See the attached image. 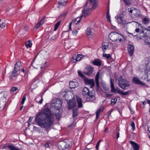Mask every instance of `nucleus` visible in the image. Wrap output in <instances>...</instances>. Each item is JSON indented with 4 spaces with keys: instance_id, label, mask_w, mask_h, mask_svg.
<instances>
[{
    "instance_id": "1",
    "label": "nucleus",
    "mask_w": 150,
    "mask_h": 150,
    "mask_svg": "<svg viewBox=\"0 0 150 150\" xmlns=\"http://www.w3.org/2000/svg\"><path fill=\"white\" fill-rule=\"evenodd\" d=\"M62 105V102L59 99L53 100L52 102L51 105L54 108V110H56V112L53 113V115L57 119H59L61 116L59 109ZM35 121L39 126L47 131L53 123V114L49 108H45L37 114Z\"/></svg>"
},
{
    "instance_id": "2",
    "label": "nucleus",
    "mask_w": 150,
    "mask_h": 150,
    "mask_svg": "<svg viewBox=\"0 0 150 150\" xmlns=\"http://www.w3.org/2000/svg\"><path fill=\"white\" fill-rule=\"evenodd\" d=\"M97 0H88L86 3L84 8L82 11L81 16L86 17L90 13L91 10L95 9L97 7Z\"/></svg>"
},
{
    "instance_id": "3",
    "label": "nucleus",
    "mask_w": 150,
    "mask_h": 150,
    "mask_svg": "<svg viewBox=\"0 0 150 150\" xmlns=\"http://www.w3.org/2000/svg\"><path fill=\"white\" fill-rule=\"evenodd\" d=\"M83 95L85 96H87L86 99L88 101H91L95 100L96 97L95 96V92L93 90L91 92L86 87H84L82 91Z\"/></svg>"
},
{
    "instance_id": "4",
    "label": "nucleus",
    "mask_w": 150,
    "mask_h": 150,
    "mask_svg": "<svg viewBox=\"0 0 150 150\" xmlns=\"http://www.w3.org/2000/svg\"><path fill=\"white\" fill-rule=\"evenodd\" d=\"M118 84L120 87L124 90L125 89L126 87H129L130 86L128 81L122 78V76L118 78Z\"/></svg>"
},
{
    "instance_id": "5",
    "label": "nucleus",
    "mask_w": 150,
    "mask_h": 150,
    "mask_svg": "<svg viewBox=\"0 0 150 150\" xmlns=\"http://www.w3.org/2000/svg\"><path fill=\"white\" fill-rule=\"evenodd\" d=\"M109 38L113 41H115L118 40L119 42L122 41V35L116 32H112L110 33L109 35Z\"/></svg>"
},
{
    "instance_id": "6",
    "label": "nucleus",
    "mask_w": 150,
    "mask_h": 150,
    "mask_svg": "<svg viewBox=\"0 0 150 150\" xmlns=\"http://www.w3.org/2000/svg\"><path fill=\"white\" fill-rule=\"evenodd\" d=\"M21 65V62H18L16 63L14 66V70L11 74L10 79H12L13 77L16 76L17 75L18 72L19 71Z\"/></svg>"
},
{
    "instance_id": "7",
    "label": "nucleus",
    "mask_w": 150,
    "mask_h": 150,
    "mask_svg": "<svg viewBox=\"0 0 150 150\" xmlns=\"http://www.w3.org/2000/svg\"><path fill=\"white\" fill-rule=\"evenodd\" d=\"M7 95L6 93H0V110H3L6 104V98Z\"/></svg>"
},
{
    "instance_id": "8",
    "label": "nucleus",
    "mask_w": 150,
    "mask_h": 150,
    "mask_svg": "<svg viewBox=\"0 0 150 150\" xmlns=\"http://www.w3.org/2000/svg\"><path fill=\"white\" fill-rule=\"evenodd\" d=\"M71 146V142L68 140H66L61 143V146L62 150L68 149Z\"/></svg>"
},
{
    "instance_id": "9",
    "label": "nucleus",
    "mask_w": 150,
    "mask_h": 150,
    "mask_svg": "<svg viewBox=\"0 0 150 150\" xmlns=\"http://www.w3.org/2000/svg\"><path fill=\"white\" fill-rule=\"evenodd\" d=\"M110 87H111V91L112 92H113L115 93H118L120 94L121 92L122 91L120 89L117 87L116 88H114V83L112 81V78H111L110 79Z\"/></svg>"
},
{
    "instance_id": "10",
    "label": "nucleus",
    "mask_w": 150,
    "mask_h": 150,
    "mask_svg": "<svg viewBox=\"0 0 150 150\" xmlns=\"http://www.w3.org/2000/svg\"><path fill=\"white\" fill-rule=\"evenodd\" d=\"M86 85H89L90 86L91 88H93L95 86V82L93 79H89L87 78L84 79L83 80Z\"/></svg>"
},
{
    "instance_id": "11",
    "label": "nucleus",
    "mask_w": 150,
    "mask_h": 150,
    "mask_svg": "<svg viewBox=\"0 0 150 150\" xmlns=\"http://www.w3.org/2000/svg\"><path fill=\"white\" fill-rule=\"evenodd\" d=\"M134 50V47L133 45H129L128 46L127 50L128 53L132 56L133 54Z\"/></svg>"
},
{
    "instance_id": "12",
    "label": "nucleus",
    "mask_w": 150,
    "mask_h": 150,
    "mask_svg": "<svg viewBox=\"0 0 150 150\" xmlns=\"http://www.w3.org/2000/svg\"><path fill=\"white\" fill-rule=\"evenodd\" d=\"M132 82L134 83L141 85H144V83L140 81L137 77H133L132 79Z\"/></svg>"
},
{
    "instance_id": "13",
    "label": "nucleus",
    "mask_w": 150,
    "mask_h": 150,
    "mask_svg": "<svg viewBox=\"0 0 150 150\" xmlns=\"http://www.w3.org/2000/svg\"><path fill=\"white\" fill-rule=\"evenodd\" d=\"M93 71V68L91 67H88L86 69V71L85 72V74L88 75H90Z\"/></svg>"
},
{
    "instance_id": "14",
    "label": "nucleus",
    "mask_w": 150,
    "mask_h": 150,
    "mask_svg": "<svg viewBox=\"0 0 150 150\" xmlns=\"http://www.w3.org/2000/svg\"><path fill=\"white\" fill-rule=\"evenodd\" d=\"M92 63L93 64L97 66H100L101 64V61L98 59H95Z\"/></svg>"
},
{
    "instance_id": "15",
    "label": "nucleus",
    "mask_w": 150,
    "mask_h": 150,
    "mask_svg": "<svg viewBox=\"0 0 150 150\" xmlns=\"http://www.w3.org/2000/svg\"><path fill=\"white\" fill-rule=\"evenodd\" d=\"M76 104V103L74 100L69 101L68 103V108L69 110H70L74 107Z\"/></svg>"
},
{
    "instance_id": "16",
    "label": "nucleus",
    "mask_w": 150,
    "mask_h": 150,
    "mask_svg": "<svg viewBox=\"0 0 150 150\" xmlns=\"http://www.w3.org/2000/svg\"><path fill=\"white\" fill-rule=\"evenodd\" d=\"M78 85V83L77 82L71 81L69 83V86L70 88H74L77 87Z\"/></svg>"
},
{
    "instance_id": "17",
    "label": "nucleus",
    "mask_w": 150,
    "mask_h": 150,
    "mask_svg": "<svg viewBox=\"0 0 150 150\" xmlns=\"http://www.w3.org/2000/svg\"><path fill=\"white\" fill-rule=\"evenodd\" d=\"M130 143L132 146L134 150H139V146L137 144L132 141H130Z\"/></svg>"
},
{
    "instance_id": "18",
    "label": "nucleus",
    "mask_w": 150,
    "mask_h": 150,
    "mask_svg": "<svg viewBox=\"0 0 150 150\" xmlns=\"http://www.w3.org/2000/svg\"><path fill=\"white\" fill-rule=\"evenodd\" d=\"M93 29L91 28L90 27H88L86 31V33L87 36H91L93 33Z\"/></svg>"
},
{
    "instance_id": "19",
    "label": "nucleus",
    "mask_w": 150,
    "mask_h": 150,
    "mask_svg": "<svg viewBox=\"0 0 150 150\" xmlns=\"http://www.w3.org/2000/svg\"><path fill=\"white\" fill-rule=\"evenodd\" d=\"M109 45L108 42H105L103 44L102 49L104 52H105L106 50L109 47Z\"/></svg>"
},
{
    "instance_id": "20",
    "label": "nucleus",
    "mask_w": 150,
    "mask_h": 150,
    "mask_svg": "<svg viewBox=\"0 0 150 150\" xmlns=\"http://www.w3.org/2000/svg\"><path fill=\"white\" fill-rule=\"evenodd\" d=\"M78 114V110L77 108L73 109V117L74 119H76Z\"/></svg>"
},
{
    "instance_id": "21",
    "label": "nucleus",
    "mask_w": 150,
    "mask_h": 150,
    "mask_svg": "<svg viewBox=\"0 0 150 150\" xmlns=\"http://www.w3.org/2000/svg\"><path fill=\"white\" fill-rule=\"evenodd\" d=\"M77 102L78 104V107L79 108H81L83 106L82 100L81 98L79 96H76Z\"/></svg>"
},
{
    "instance_id": "22",
    "label": "nucleus",
    "mask_w": 150,
    "mask_h": 150,
    "mask_svg": "<svg viewBox=\"0 0 150 150\" xmlns=\"http://www.w3.org/2000/svg\"><path fill=\"white\" fill-rule=\"evenodd\" d=\"M6 147H7L10 150H21L12 144L9 145Z\"/></svg>"
},
{
    "instance_id": "23",
    "label": "nucleus",
    "mask_w": 150,
    "mask_h": 150,
    "mask_svg": "<svg viewBox=\"0 0 150 150\" xmlns=\"http://www.w3.org/2000/svg\"><path fill=\"white\" fill-rule=\"evenodd\" d=\"M45 17H44L42 20L38 23L35 25V28L36 29H38L40 26H41L44 23V19Z\"/></svg>"
},
{
    "instance_id": "24",
    "label": "nucleus",
    "mask_w": 150,
    "mask_h": 150,
    "mask_svg": "<svg viewBox=\"0 0 150 150\" xmlns=\"http://www.w3.org/2000/svg\"><path fill=\"white\" fill-rule=\"evenodd\" d=\"M82 57V55L81 54H77L76 57H73L72 59L74 60H75L76 62L79 61Z\"/></svg>"
},
{
    "instance_id": "25",
    "label": "nucleus",
    "mask_w": 150,
    "mask_h": 150,
    "mask_svg": "<svg viewBox=\"0 0 150 150\" xmlns=\"http://www.w3.org/2000/svg\"><path fill=\"white\" fill-rule=\"evenodd\" d=\"M133 13L136 17L139 16L140 15L139 10L138 9H134Z\"/></svg>"
},
{
    "instance_id": "26",
    "label": "nucleus",
    "mask_w": 150,
    "mask_h": 150,
    "mask_svg": "<svg viewBox=\"0 0 150 150\" xmlns=\"http://www.w3.org/2000/svg\"><path fill=\"white\" fill-rule=\"evenodd\" d=\"M25 46L27 48L30 47L32 45L31 41L30 40L26 42L25 43Z\"/></svg>"
},
{
    "instance_id": "27",
    "label": "nucleus",
    "mask_w": 150,
    "mask_h": 150,
    "mask_svg": "<svg viewBox=\"0 0 150 150\" xmlns=\"http://www.w3.org/2000/svg\"><path fill=\"white\" fill-rule=\"evenodd\" d=\"M99 78L98 76H97L96 75L95 77V81L96 83V86L97 88H99Z\"/></svg>"
},
{
    "instance_id": "28",
    "label": "nucleus",
    "mask_w": 150,
    "mask_h": 150,
    "mask_svg": "<svg viewBox=\"0 0 150 150\" xmlns=\"http://www.w3.org/2000/svg\"><path fill=\"white\" fill-rule=\"evenodd\" d=\"M102 111L101 109L100 108L98 109L97 110L96 112V119H97L99 116V115L100 112Z\"/></svg>"
},
{
    "instance_id": "29",
    "label": "nucleus",
    "mask_w": 150,
    "mask_h": 150,
    "mask_svg": "<svg viewBox=\"0 0 150 150\" xmlns=\"http://www.w3.org/2000/svg\"><path fill=\"white\" fill-rule=\"evenodd\" d=\"M61 21H58L54 25V31L56 30L58 28L59 26V25L61 22Z\"/></svg>"
},
{
    "instance_id": "30",
    "label": "nucleus",
    "mask_w": 150,
    "mask_h": 150,
    "mask_svg": "<svg viewBox=\"0 0 150 150\" xmlns=\"http://www.w3.org/2000/svg\"><path fill=\"white\" fill-rule=\"evenodd\" d=\"M103 56L104 57H106L108 59L110 60L112 58L111 57L110 55V54H103Z\"/></svg>"
},
{
    "instance_id": "31",
    "label": "nucleus",
    "mask_w": 150,
    "mask_h": 150,
    "mask_svg": "<svg viewBox=\"0 0 150 150\" xmlns=\"http://www.w3.org/2000/svg\"><path fill=\"white\" fill-rule=\"evenodd\" d=\"M143 23L144 24H148L149 23V20L146 18H144L142 21Z\"/></svg>"
},
{
    "instance_id": "32",
    "label": "nucleus",
    "mask_w": 150,
    "mask_h": 150,
    "mask_svg": "<svg viewBox=\"0 0 150 150\" xmlns=\"http://www.w3.org/2000/svg\"><path fill=\"white\" fill-rule=\"evenodd\" d=\"M106 17L107 19V21L110 23L111 22V20H110V17L109 15V10H108L107 12Z\"/></svg>"
},
{
    "instance_id": "33",
    "label": "nucleus",
    "mask_w": 150,
    "mask_h": 150,
    "mask_svg": "<svg viewBox=\"0 0 150 150\" xmlns=\"http://www.w3.org/2000/svg\"><path fill=\"white\" fill-rule=\"evenodd\" d=\"M43 73V71L42 70L38 76L36 77V79H39L40 77H41L42 76Z\"/></svg>"
},
{
    "instance_id": "34",
    "label": "nucleus",
    "mask_w": 150,
    "mask_h": 150,
    "mask_svg": "<svg viewBox=\"0 0 150 150\" xmlns=\"http://www.w3.org/2000/svg\"><path fill=\"white\" fill-rule=\"evenodd\" d=\"M124 2L127 6H129L131 4V0H123Z\"/></svg>"
},
{
    "instance_id": "35",
    "label": "nucleus",
    "mask_w": 150,
    "mask_h": 150,
    "mask_svg": "<svg viewBox=\"0 0 150 150\" xmlns=\"http://www.w3.org/2000/svg\"><path fill=\"white\" fill-rule=\"evenodd\" d=\"M117 98H115L114 99H111V105H115L117 101Z\"/></svg>"
},
{
    "instance_id": "36",
    "label": "nucleus",
    "mask_w": 150,
    "mask_h": 150,
    "mask_svg": "<svg viewBox=\"0 0 150 150\" xmlns=\"http://www.w3.org/2000/svg\"><path fill=\"white\" fill-rule=\"evenodd\" d=\"M18 90V88L17 87H14L12 88L11 90L10 91L11 93H13L15 92L17 90Z\"/></svg>"
},
{
    "instance_id": "37",
    "label": "nucleus",
    "mask_w": 150,
    "mask_h": 150,
    "mask_svg": "<svg viewBox=\"0 0 150 150\" xmlns=\"http://www.w3.org/2000/svg\"><path fill=\"white\" fill-rule=\"evenodd\" d=\"M78 72L79 76L82 78L83 79V80L84 79L86 78V77L81 72H80L79 71H78Z\"/></svg>"
},
{
    "instance_id": "38",
    "label": "nucleus",
    "mask_w": 150,
    "mask_h": 150,
    "mask_svg": "<svg viewBox=\"0 0 150 150\" xmlns=\"http://www.w3.org/2000/svg\"><path fill=\"white\" fill-rule=\"evenodd\" d=\"M77 21V20L76 19H75V20H73L72 21V22L69 23V30H71V24H72L73 23H75V22L76 21Z\"/></svg>"
},
{
    "instance_id": "39",
    "label": "nucleus",
    "mask_w": 150,
    "mask_h": 150,
    "mask_svg": "<svg viewBox=\"0 0 150 150\" xmlns=\"http://www.w3.org/2000/svg\"><path fill=\"white\" fill-rule=\"evenodd\" d=\"M120 129L119 128V127H117V130L116 131V139H117L119 137H120Z\"/></svg>"
},
{
    "instance_id": "40",
    "label": "nucleus",
    "mask_w": 150,
    "mask_h": 150,
    "mask_svg": "<svg viewBox=\"0 0 150 150\" xmlns=\"http://www.w3.org/2000/svg\"><path fill=\"white\" fill-rule=\"evenodd\" d=\"M26 95H25L23 97V98L21 102V103L22 105H23L25 101L26 100Z\"/></svg>"
},
{
    "instance_id": "41",
    "label": "nucleus",
    "mask_w": 150,
    "mask_h": 150,
    "mask_svg": "<svg viewBox=\"0 0 150 150\" xmlns=\"http://www.w3.org/2000/svg\"><path fill=\"white\" fill-rule=\"evenodd\" d=\"M117 20L118 21V23H120L122 21V17L121 16H118V17L117 18Z\"/></svg>"
},
{
    "instance_id": "42",
    "label": "nucleus",
    "mask_w": 150,
    "mask_h": 150,
    "mask_svg": "<svg viewBox=\"0 0 150 150\" xmlns=\"http://www.w3.org/2000/svg\"><path fill=\"white\" fill-rule=\"evenodd\" d=\"M129 92V91L124 92L122 91L120 93V94L123 95H126Z\"/></svg>"
},
{
    "instance_id": "43",
    "label": "nucleus",
    "mask_w": 150,
    "mask_h": 150,
    "mask_svg": "<svg viewBox=\"0 0 150 150\" xmlns=\"http://www.w3.org/2000/svg\"><path fill=\"white\" fill-rule=\"evenodd\" d=\"M120 44L118 43L117 44V43H114L112 44V47L114 48H115L117 47L118 45H119Z\"/></svg>"
},
{
    "instance_id": "44",
    "label": "nucleus",
    "mask_w": 150,
    "mask_h": 150,
    "mask_svg": "<svg viewBox=\"0 0 150 150\" xmlns=\"http://www.w3.org/2000/svg\"><path fill=\"white\" fill-rule=\"evenodd\" d=\"M76 123V122L74 121L73 123L71 124V125L69 126V127H71V128H73L75 126Z\"/></svg>"
},
{
    "instance_id": "45",
    "label": "nucleus",
    "mask_w": 150,
    "mask_h": 150,
    "mask_svg": "<svg viewBox=\"0 0 150 150\" xmlns=\"http://www.w3.org/2000/svg\"><path fill=\"white\" fill-rule=\"evenodd\" d=\"M147 78L148 80H150V71H149L147 73Z\"/></svg>"
},
{
    "instance_id": "46",
    "label": "nucleus",
    "mask_w": 150,
    "mask_h": 150,
    "mask_svg": "<svg viewBox=\"0 0 150 150\" xmlns=\"http://www.w3.org/2000/svg\"><path fill=\"white\" fill-rule=\"evenodd\" d=\"M131 125L132 127V129L133 130H134L135 129V124L134 122H132L131 123Z\"/></svg>"
},
{
    "instance_id": "47",
    "label": "nucleus",
    "mask_w": 150,
    "mask_h": 150,
    "mask_svg": "<svg viewBox=\"0 0 150 150\" xmlns=\"http://www.w3.org/2000/svg\"><path fill=\"white\" fill-rule=\"evenodd\" d=\"M140 33H143V35H142V37H146L147 35V34H146V33H145V32L143 30H142Z\"/></svg>"
},
{
    "instance_id": "48",
    "label": "nucleus",
    "mask_w": 150,
    "mask_h": 150,
    "mask_svg": "<svg viewBox=\"0 0 150 150\" xmlns=\"http://www.w3.org/2000/svg\"><path fill=\"white\" fill-rule=\"evenodd\" d=\"M78 32V31H77L76 30H74V31H73V32H72V34L76 36V35L77 34Z\"/></svg>"
},
{
    "instance_id": "49",
    "label": "nucleus",
    "mask_w": 150,
    "mask_h": 150,
    "mask_svg": "<svg viewBox=\"0 0 150 150\" xmlns=\"http://www.w3.org/2000/svg\"><path fill=\"white\" fill-rule=\"evenodd\" d=\"M5 27V23H3L2 24H0V27L2 28H4Z\"/></svg>"
},
{
    "instance_id": "50",
    "label": "nucleus",
    "mask_w": 150,
    "mask_h": 150,
    "mask_svg": "<svg viewBox=\"0 0 150 150\" xmlns=\"http://www.w3.org/2000/svg\"><path fill=\"white\" fill-rule=\"evenodd\" d=\"M68 43H67L66 42L64 44V46L66 47L69 48L71 46H68Z\"/></svg>"
},
{
    "instance_id": "51",
    "label": "nucleus",
    "mask_w": 150,
    "mask_h": 150,
    "mask_svg": "<svg viewBox=\"0 0 150 150\" xmlns=\"http://www.w3.org/2000/svg\"><path fill=\"white\" fill-rule=\"evenodd\" d=\"M58 3L60 5H61L62 6H64L65 5V3L64 2H59Z\"/></svg>"
},
{
    "instance_id": "52",
    "label": "nucleus",
    "mask_w": 150,
    "mask_h": 150,
    "mask_svg": "<svg viewBox=\"0 0 150 150\" xmlns=\"http://www.w3.org/2000/svg\"><path fill=\"white\" fill-rule=\"evenodd\" d=\"M99 145H100V143H99L97 142V144L96 145V149L97 150L98 149Z\"/></svg>"
},
{
    "instance_id": "53",
    "label": "nucleus",
    "mask_w": 150,
    "mask_h": 150,
    "mask_svg": "<svg viewBox=\"0 0 150 150\" xmlns=\"http://www.w3.org/2000/svg\"><path fill=\"white\" fill-rule=\"evenodd\" d=\"M128 10L131 13H133L134 10H132L131 8H129L128 9Z\"/></svg>"
},
{
    "instance_id": "54",
    "label": "nucleus",
    "mask_w": 150,
    "mask_h": 150,
    "mask_svg": "<svg viewBox=\"0 0 150 150\" xmlns=\"http://www.w3.org/2000/svg\"><path fill=\"white\" fill-rule=\"evenodd\" d=\"M51 38L52 40H56L57 39V38L55 37V35H54Z\"/></svg>"
},
{
    "instance_id": "55",
    "label": "nucleus",
    "mask_w": 150,
    "mask_h": 150,
    "mask_svg": "<svg viewBox=\"0 0 150 150\" xmlns=\"http://www.w3.org/2000/svg\"><path fill=\"white\" fill-rule=\"evenodd\" d=\"M112 95L109 94H106V97H110L112 96Z\"/></svg>"
},
{
    "instance_id": "56",
    "label": "nucleus",
    "mask_w": 150,
    "mask_h": 150,
    "mask_svg": "<svg viewBox=\"0 0 150 150\" xmlns=\"http://www.w3.org/2000/svg\"><path fill=\"white\" fill-rule=\"evenodd\" d=\"M129 110L130 111L131 113V114H133L134 113V111L132 110V109L130 107H129Z\"/></svg>"
},
{
    "instance_id": "57",
    "label": "nucleus",
    "mask_w": 150,
    "mask_h": 150,
    "mask_svg": "<svg viewBox=\"0 0 150 150\" xmlns=\"http://www.w3.org/2000/svg\"><path fill=\"white\" fill-rule=\"evenodd\" d=\"M126 22L125 21L122 20V22H121L120 24H126Z\"/></svg>"
},
{
    "instance_id": "58",
    "label": "nucleus",
    "mask_w": 150,
    "mask_h": 150,
    "mask_svg": "<svg viewBox=\"0 0 150 150\" xmlns=\"http://www.w3.org/2000/svg\"><path fill=\"white\" fill-rule=\"evenodd\" d=\"M45 146L46 147V148H48V147L49 146V145L48 144V143H46L45 144Z\"/></svg>"
},
{
    "instance_id": "59",
    "label": "nucleus",
    "mask_w": 150,
    "mask_h": 150,
    "mask_svg": "<svg viewBox=\"0 0 150 150\" xmlns=\"http://www.w3.org/2000/svg\"><path fill=\"white\" fill-rule=\"evenodd\" d=\"M135 31L137 33H138L139 32V28H137L135 30Z\"/></svg>"
},
{
    "instance_id": "60",
    "label": "nucleus",
    "mask_w": 150,
    "mask_h": 150,
    "mask_svg": "<svg viewBox=\"0 0 150 150\" xmlns=\"http://www.w3.org/2000/svg\"><path fill=\"white\" fill-rule=\"evenodd\" d=\"M33 129L34 130H37L38 129V128L36 127L35 126H33Z\"/></svg>"
},
{
    "instance_id": "61",
    "label": "nucleus",
    "mask_w": 150,
    "mask_h": 150,
    "mask_svg": "<svg viewBox=\"0 0 150 150\" xmlns=\"http://www.w3.org/2000/svg\"><path fill=\"white\" fill-rule=\"evenodd\" d=\"M43 98H41V99L40 100L39 102V103L40 104H41L42 102V101H43Z\"/></svg>"
},
{
    "instance_id": "62",
    "label": "nucleus",
    "mask_w": 150,
    "mask_h": 150,
    "mask_svg": "<svg viewBox=\"0 0 150 150\" xmlns=\"http://www.w3.org/2000/svg\"><path fill=\"white\" fill-rule=\"evenodd\" d=\"M108 129L107 127H106L104 130V132H105L108 131Z\"/></svg>"
},
{
    "instance_id": "63",
    "label": "nucleus",
    "mask_w": 150,
    "mask_h": 150,
    "mask_svg": "<svg viewBox=\"0 0 150 150\" xmlns=\"http://www.w3.org/2000/svg\"><path fill=\"white\" fill-rule=\"evenodd\" d=\"M84 150H92L91 149H88V148H86Z\"/></svg>"
},
{
    "instance_id": "64",
    "label": "nucleus",
    "mask_w": 150,
    "mask_h": 150,
    "mask_svg": "<svg viewBox=\"0 0 150 150\" xmlns=\"http://www.w3.org/2000/svg\"><path fill=\"white\" fill-rule=\"evenodd\" d=\"M148 131L150 133V127H148Z\"/></svg>"
}]
</instances>
